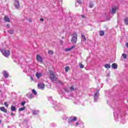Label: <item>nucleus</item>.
Returning <instances> with one entry per match:
<instances>
[{
	"label": "nucleus",
	"instance_id": "17",
	"mask_svg": "<svg viewBox=\"0 0 128 128\" xmlns=\"http://www.w3.org/2000/svg\"><path fill=\"white\" fill-rule=\"evenodd\" d=\"M8 34H14V30H10L8 31Z\"/></svg>",
	"mask_w": 128,
	"mask_h": 128
},
{
	"label": "nucleus",
	"instance_id": "22",
	"mask_svg": "<svg viewBox=\"0 0 128 128\" xmlns=\"http://www.w3.org/2000/svg\"><path fill=\"white\" fill-rule=\"evenodd\" d=\"M26 110V107L24 106L22 108H19L18 110L20 112H22V110Z\"/></svg>",
	"mask_w": 128,
	"mask_h": 128
},
{
	"label": "nucleus",
	"instance_id": "24",
	"mask_svg": "<svg viewBox=\"0 0 128 128\" xmlns=\"http://www.w3.org/2000/svg\"><path fill=\"white\" fill-rule=\"evenodd\" d=\"M48 54H54V51H52V50H49L48 51Z\"/></svg>",
	"mask_w": 128,
	"mask_h": 128
},
{
	"label": "nucleus",
	"instance_id": "21",
	"mask_svg": "<svg viewBox=\"0 0 128 128\" xmlns=\"http://www.w3.org/2000/svg\"><path fill=\"white\" fill-rule=\"evenodd\" d=\"M16 106H12V107H11L12 112H14V111H16Z\"/></svg>",
	"mask_w": 128,
	"mask_h": 128
},
{
	"label": "nucleus",
	"instance_id": "36",
	"mask_svg": "<svg viewBox=\"0 0 128 128\" xmlns=\"http://www.w3.org/2000/svg\"><path fill=\"white\" fill-rule=\"evenodd\" d=\"M74 48V46H72V47L70 48H72H72Z\"/></svg>",
	"mask_w": 128,
	"mask_h": 128
},
{
	"label": "nucleus",
	"instance_id": "31",
	"mask_svg": "<svg viewBox=\"0 0 128 128\" xmlns=\"http://www.w3.org/2000/svg\"><path fill=\"white\" fill-rule=\"evenodd\" d=\"M93 6H94V5H93L92 4H90V8H92Z\"/></svg>",
	"mask_w": 128,
	"mask_h": 128
},
{
	"label": "nucleus",
	"instance_id": "8",
	"mask_svg": "<svg viewBox=\"0 0 128 128\" xmlns=\"http://www.w3.org/2000/svg\"><path fill=\"white\" fill-rule=\"evenodd\" d=\"M20 2L18 1H16L15 2V7L16 8L18 9L19 8H20Z\"/></svg>",
	"mask_w": 128,
	"mask_h": 128
},
{
	"label": "nucleus",
	"instance_id": "33",
	"mask_svg": "<svg viewBox=\"0 0 128 128\" xmlns=\"http://www.w3.org/2000/svg\"><path fill=\"white\" fill-rule=\"evenodd\" d=\"M81 16L82 18H86V16H84V15H81Z\"/></svg>",
	"mask_w": 128,
	"mask_h": 128
},
{
	"label": "nucleus",
	"instance_id": "25",
	"mask_svg": "<svg viewBox=\"0 0 128 128\" xmlns=\"http://www.w3.org/2000/svg\"><path fill=\"white\" fill-rule=\"evenodd\" d=\"M79 66H80V68H84V64H82V63L79 64Z\"/></svg>",
	"mask_w": 128,
	"mask_h": 128
},
{
	"label": "nucleus",
	"instance_id": "34",
	"mask_svg": "<svg viewBox=\"0 0 128 128\" xmlns=\"http://www.w3.org/2000/svg\"><path fill=\"white\" fill-rule=\"evenodd\" d=\"M30 98H32V94H30Z\"/></svg>",
	"mask_w": 128,
	"mask_h": 128
},
{
	"label": "nucleus",
	"instance_id": "5",
	"mask_svg": "<svg viewBox=\"0 0 128 128\" xmlns=\"http://www.w3.org/2000/svg\"><path fill=\"white\" fill-rule=\"evenodd\" d=\"M38 88L42 89V88H44V86H46L44 84L39 83L38 84Z\"/></svg>",
	"mask_w": 128,
	"mask_h": 128
},
{
	"label": "nucleus",
	"instance_id": "4",
	"mask_svg": "<svg viewBox=\"0 0 128 128\" xmlns=\"http://www.w3.org/2000/svg\"><path fill=\"white\" fill-rule=\"evenodd\" d=\"M36 60L39 62L42 63V62H44V60L42 59V56L40 54H37L36 55Z\"/></svg>",
	"mask_w": 128,
	"mask_h": 128
},
{
	"label": "nucleus",
	"instance_id": "12",
	"mask_svg": "<svg viewBox=\"0 0 128 128\" xmlns=\"http://www.w3.org/2000/svg\"><path fill=\"white\" fill-rule=\"evenodd\" d=\"M82 38V40H83V42H86V36L84 34L81 35Z\"/></svg>",
	"mask_w": 128,
	"mask_h": 128
},
{
	"label": "nucleus",
	"instance_id": "19",
	"mask_svg": "<svg viewBox=\"0 0 128 128\" xmlns=\"http://www.w3.org/2000/svg\"><path fill=\"white\" fill-rule=\"evenodd\" d=\"M122 56H123V58L124 59V60H126V58H128V55H126V54H124V53H123L122 54Z\"/></svg>",
	"mask_w": 128,
	"mask_h": 128
},
{
	"label": "nucleus",
	"instance_id": "1",
	"mask_svg": "<svg viewBox=\"0 0 128 128\" xmlns=\"http://www.w3.org/2000/svg\"><path fill=\"white\" fill-rule=\"evenodd\" d=\"M50 79L52 82H58V78L56 76L54 73V72L52 71H50Z\"/></svg>",
	"mask_w": 128,
	"mask_h": 128
},
{
	"label": "nucleus",
	"instance_id": "15",
	"mask_svg": "<svg viewBox=\"0 0 128 128\" xmlns=\"http://www.w3.org/2000/svg\"><path fill=\"white\" fill-rule=\"evenodd\" d=\"M70 122H76V120H78V118L76 116L74 117L73 119L72 118H70Z\"/></svg>",
	"mask_w": 128,
	"mask_h": 128
},
{
	"label": "nucleus",
	"instance_id": "30",
	"mask_svg": "<svg viewBox=\"0 0 128 128\" xmlns=\"http://www.w3.org/2000/svg\"><path fill=\"white\" fill-rule=\"evenodd\" d=\"M77 2H78V4H82V1H80V0H77Z\"/></svg>",
	"mask_w": 128,
	"mask_h": 128
},
{
	"label": "nucleus",
	"instance_id": "43",
	"mask_svg": "<svg viewBox=\"0 0 128 128\" xmlns=\"http://www.w3.org/2000/svg\"><path fill=\"white\" fill-rule=\"evenodd\" d=\"M62 38H64V37H62Z\"/></svg>",
	"mask_w": 128,
	"mask_h": 128
},
{
	"label": "nucleus",
	"instance_id": "14",
	"mask_svg": "<svg viewBox=\"0 0 128 128\" xmlns=\"http://www.w3.org/2000/svg\"><path fill=\"white\" fill-rule=\"evenodd\" d=\"M100 36H104V31L100 30Z\"/></svg>",
	"mask_w": 128,
	"mask_h": 128
},
{
	"label": "nucleus",
	"instance_id": "10",
	"mask_svg": "<svg viewBox=\"0 0 128 128\" xmlns=\"http://www.w3.org/2000/svg\"><path fill=\"white\" fill-rule=\"evenodd\" d=\"M36 78H42V73H38V72H36Z\"/></svg>",
	"mask_w": 128,
	"mask_h": 128
},
{
	"label": "nucleus",
	"instance_id": "20",
	"mask_svg": "<svg viewBox=\"0 0 128 128\" xmlns=\"http://www.w3.org/2000/svg\"><path fill=\"white\" fill-rule=\"evenodd\" d=\"M70 70V66H67L65 68V72H68Z\"/></svg>",
	"mask_w": 128,
	"mask_h": 128
},
{
	"label": "nucleus",
	"instance_id": "11",
	"mask_svg": "<svg viewBox=\"0 0 128 128\" xmlns=\"http://www.w3.org/2000/svg\"><path fill=\"white\" fill-rule=\"evenodd\" d=\"M112 68H114V70L118 68V64H116L114 63L113 64H112Z\"/></svg>",
	"mask_w": 128,
	"mask_h": 128
},
{
	"label": "nucleus",
	"instance_id": "41",
	"mask_svg": "<svg viewBox=\"0 0 128 128\" xmlns=\"http://www.w3.org/2000/svg\"><path fill=\"white\" fill-rule=\"evenodd\" d=\"M2 123V120H0V124Z\"/></svg>",
	"mask_w": 128,
	"mask_h": 128
},
{
	"label": "nucleus",
	"instance_id": "7",
	"mask_svg": "<svg viewBox=\"0 0 128 128\" xmlns=\"http://www.w3.org/2000/svg\"><path fill=\"white\" fill-rule=\"evenodd\" d=\"M4 20L6 22H10V18L8 16H4Z\"/></svg>",
	"mask_w": 128,
	"mask_h": 128
},
{
	"label": "nucleus",
	"instance_id": "42",
	"mask_svg": "<svg viewBox=\"0 0 128 128\" xmlns=\"http://www.w3.org/2000/svg\"><path fill=\"white\" fill-rule=\"evenodd\" d=\"M30 78H31V80H32V77H31Z\"/></svg>",
	"mask_w": 128,
	"mask_h": 128
},
{
	"label": "nucleus",
	"instance_id": "40",
	"mask_svg": "<svg viewBox=\"0 0 128 128\" xmlns=\"http://www.w3.org/2000/svg\"><path fill=\"white\" fill-rule=\"evenodd\" d=\"M58 84H60L61 82H60V81L59 80V81H58Z\"/></svg>",
	"mask_w": 128,
	"mask_h": 128
},
{
	"label": "nucleus",
	"instance_id": "29",
	"mask_svg": "<svg viewBox=\"0 0 128 128\" xmlns=\"http://www.w3.org/2000/svg\"><path fill=\"white\" fill-rule=\"evenodd\" d=\"M26 101L22 102L21 106H24L26 104Z\"/></svg>",
	"mask_w": 128,
	"mask_h": 128
},
{
	"label": "nucleus",
	"instance_id": "44",
	"mask_svg": "<svg viewBox=\"0 0 128 128\" xmlns=\"http://www.w3.org/2000/svg\"><path fill=\"white\" fill-rule=\"evenodd\" d=\"M62 42V41H61Z\"/></svg>",
	"mask_w": 128,
	"mask_h": 128
},
{
	"label": "nucleus",
	"instance_id": "35",
	"mask_svg": "<svg viewBox=\"0 0 128 128\" xmlns=\"http://www.w3.org/2000/svg\"><path fill=\"white\" fill-rule=\"evenodd\" d=\"M40 22H44V18H42L40 20Z\"/></svg>",
	"mask_w": 128,
	"mask_h": 128
},
{
	"label": "nucleus",
	"instance_id": "32",
	"mask_svg": "<svg viewBox=\"0 0 128 128\" xmlns=\"http://www.w3.org/2000/svg\"><path fill=\"white\" fill-rule=\"evenodd\" d=\"M6 26L7 28H10V24H7L6 25Z\"/></svg>",
	"mask_w": 128,
	"mask_h": 128
},
{
	"label": "nucleus",
	"instance_id": "28",
	"mask_svg": "<svg viewBox=\"0 0 128 128\" xmlns=\"http://www.w3.org/2000/svg\"><path fill=\"white\" fill-rule=\"evenodd\" d=\"M4 106H6V108H8V102H5L4 103Z\"/></svg>",
	"mask_w": 128,
	"mask_h": 128
},
{
	"label": "nucleus",
	"instance_id": "2",
	"mask_svg": "<svg viewBox=\"0 0 128 128\" xmlns=\"http://www.w3.org/2000/svg\"><path fill=\"white\" fill-rule=\"evenodd\" d=\"M0 52L4 56H6V58H8L10 54V52L8 50H6L5 49H1Z\"/></svg>",
	"mask_w": 128,
	"mask_h": 128
},
{
	"label": "nucleus",
	"instance_id": "39",
	"mask_svg": "<svg viewBox=\"0 0 128 128\" xmlns=\"http://www.w3.org/2000/svg\"><path fill=\"white\" fill-rule=\"evenodd\" d=\"M98 96V93L95 94V96Z\"/></svg>",
	"mask_w": 128,
	"mask_h": 128
},
{
	"label": "nucleus",
	"instance_id": "9",
	"mask_svg": "<svg viewBox=\"0 0 128 128\" xmlns=\"http://www.w3.org/2000/svg\"><path fill=\"white\" fill-rule=\"evenodd\" d=\"M116 7L112 8L111 11V14H116Z\"/></svg>",
	"mask_w": 128,
	"mask_h": 128
},
{
	"label": "nucleus",
	"instance_id": "26",
	"mask_svg": "<svg viewBox=\"0 0 128 128\" xmlns=\"http://www.w3.org/2000/svg\"><path fill=\"white\" fill-rule=\"evenodd\" d=\"M70 50H72V48H67L65 49L66 52H70Z\"/></svg>",
	"mask_w": 128,
	"mask_h": 128
},
{
	"label": "nucleus",
	"instance_id": "6",
	"mask_svg": "<svg viewBox=\"0 0 128 128\" xmlns=\"http://www.w3.org/2000/svg\"><path fill=\"white\" fill-rule=\"evenodd\" d=\"M0 110L1 112H5V114H6L8 112V110L4 106H1L0 107Z\"/></svg>",
	"mask_w": 128,
	"mask_h": 128
},
{
	"label": "nucleus",
	"instance_id": "37",
	"mask_svg": "<svg viewBox=\"0 0 128 128\" xmlns=\"http://www.w3.org/2000/svg\"><path fill=\"white\" fill-rule=\"evenodd\" d=\"M11 114H12V116H14L16 114L12 112V113H11Z\"/></svg>",
	"mask_w": 128,
	"mask_h": 128
},
{
	"label": "nucleus",
	"instance_id": "3",
	"mask_svg": "<svg viewBox=\"0 0 128 128\" xmlns=\"http://www.w3.org/2000/svg\"><path fill=\"white\" fill-rule=\"evenodd\" d=\"M78 36L76 33H74L71 40V42H72L73 44H76V42H78Z\"/></svg>",
	"mask_w": 128,
	"mask_h": 128
},
{
	"label": "nucleus",
	"instance_id": "23",
	"mask_svg": "<svg viewBox=\"0 0 128 128\" xmlns=\"http://www.w3.org/2000/svg\"><path fill=\"white\" fill-rule=\"evenodd\" d=\"M32 92L34 94V96H36V94H38V92H36V90L34 89L32 90Z\"/></svg>",
	"mask_w": 128,
	"mask_h": 128
},
{
	"label": "nucleus",
	"instance_id": "38",
	"mask_svg": "<svg viewBox=\"0 0 128 128\" xmlns=\"http://www.w3.org/2000/svg\"><path fill=\"white\" fill-rule=\"evenodd\" d=\"M76 126H78V122H76Z\"/></svg>",
	"mask_w": 128,
	"mask_h": 128
},
{
	"label": "nucleus",
	"instance_id": "16",
	"mask_svg": "<svg viewBox=\"0 0 128 128\" xmlns=\"http://www.w3.org/2000/svg\"><path fill=\"white\" fill-rule=\"evenodd\" d=\"M104 68H110V64H106L104 65Z\"/></svg>",
	"mask_w": 128,
	"mask_h": 128
},
{
	"label": "nucleus",
	"instance_id": "13",
	"mask_svg": "<svg viewBox=\"0 0 128 128\" xmlns=\"http://www.w3.org/2000/svg\"><path fill=\"white\" fill-rule=\"evenodd\" d=\"M3 74L5 78H8V72L6 71L4 72Z\"/></svg>",
	"mask_w": 128,
	"mask_h": 128
},
{
	"label": "nucleus",
	"instance_id": "27",
	"mask_svg": "<svg viewBox=\"0 0 128 128\" xmlns=\"http://www.w3.org/2000/svg\"><path fill=\"white\" fill-rule=\"evenodd\" d=\"M70 90L71 92H74V88L73 86L70 87Z\"/></svg>",
	"mask_w": 128,
	"mask_h": 128
},
{
	"label": "nucleus",
	"instance_id": "18",
	"mask_svg": "<svg viewBox=\"0 0 128 128\" xmlns=\"http://www.w3.org/2000/svg\"><path fill=\"white\" fill-rule=\"evenodd\" d=\"M124 23L126 24V26H128V17L126 18L124 20Z\"/></svg>",
	"mask_w": 128,
	"mask_h": 128
}]
</instances>
